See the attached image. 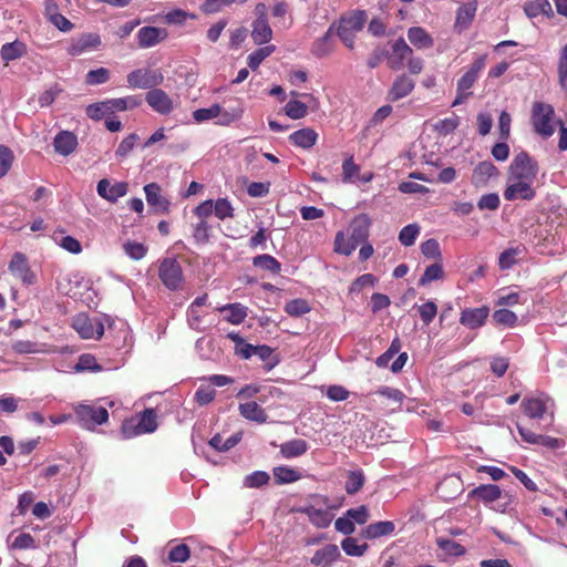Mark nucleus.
<instances>
[{
  "instance_id": "nucleus-1",
  "label": "nucleus",
  "mask_w": 567,
  "mask_h": 567,
  "mask_svg": "<svg viewBox=\"0 0 567 567\" xmlns=\"http://www.w3.org/2000/svg\"><path fill=\"white\" fill-rule=\"evenodd\" d=\"M529 121L534 132L545 140L550 138L558 126L555 107L544 102L532 104Z\"/></svg>"
},
{
  "instance_id": "nucleus-2",
  "label": "nucleus",
  "mask_w": 567,
  "mask_h": 567,
  "mask_svg": "<svg viewBox=\"0 0 567 567\" xmlns=\"http://www.w3.org/2000/svg\"><path fill=\"white\" fill-rule=\"evenodd\" d=\"M157 426L154 410L145 409L143 412L123 422L122 434L125 439L135 437L145 433H152Z\"/></svg>"
},
{
  "instance_id": "nucleus-3",
  "label": "nucleus",
  "mask_w": 567,
  "mask_h": 567,
  "mask_svg": "<svg viewBox=\"0 0 567 567\" xmlns=\"http://www.w3.org/2000/svg\"><path fill=\"white\" fill-rule=\"evenodd\" d=\"M537 173V162L527 152L522 151L508 166L507 181L534 182Z\"/></svg>"
},
{
  "instance_id": "nucleus-4",
  "label": "nucleus",
  "mask_w": 567,
  "mask_h": 567,
  "mask_svg": "<svg viewBox=\"0 0 567 567\" xmlns=\"http://www.w3.org/2000/svg\"><path fill=\"white\" fill-rule=\"evenodd\" d=\"M486 65V54L476 58L473 63L467 68L464 75L457 81V95L452 105L456 106L465 102L472 95L473 84L477 81L480 72L484 70Z\"/></svg>"
},
{
  "instance_id": "nucleus-5",
  "label": "nucleus",
  "mask_w": 567,
  "mask_h": 567,
  "mask_svg": "<svg viewBox=\"0 0 567 567\" xmlns=\"http://www.w3.org/2000/svg\"><path fill=\"white\" fill-rule=\"evenodd\" d=\"M74 414L81 427L87 431H94L95 427L105 424L110 414L104 406L93 404H80L74 406Z\"/></svg>"
},
{
  "instance_id": "nucleus-6",
  "label": "nucleus",
  "mask_w": 567,
  "mask_h": 567,
  "mask_svg": "<svg viewBox=\"0 0 567 567\" xmlns=\"http://www.w3.org/2000/svg\"><path fill=\"white\" fill-rule=\"evenodd\" d=\"M158 277L163 286L172 291L183 288L184 277L181 264L172 257L162 259L158 267Z\"/></svg>"
},
{
  "instance_id": "nucleus-7",
  "label": "nucleus",
  "mask_w": 567,
  "mask_h": 567,
  "mask_svg": "<svg viewBox=\"0 0 567 567\" xmlns=\"http://www.w3.org/2000/svg\"><path fill=\"white\" fill-rule=\"evenodd\" d=\"M72 327L83 339L101 340L104 334L102 320L90 318L84 313H80L73 318Z\"/></svg>"
},
{
  "instance_id": "nucleus-8",
  "label": "nucleus",
  "mask_w": 567,
  "mask_h": 567,
  "mask_svg": "<svg viewBox=\"0 0 567 567\" xmlns=\"http://www.w3.org/2000/svg\"><path fill=\"white\" fill-rule=\"evenodd\" d=\"M9 271L11 276L23 282L25 286H31L37 282V275L32 271L30 264L23 252L17 251L12 255Z\"/></svg>"
},
{
  "instance_id": "nucleus-9",
  "label": "nucleus",
  "mask_w": 567,
  "mask_h": 567,
  "mask_svg": "<svg viewBox=\"0 0 567 567\" xmlns=\"http://www.w3.org/2000/svg\"><path fill=\"white\" fill-rule=\"evenodd\" d=\"M161 82V74L146 69L131 71L130 74L126 75V83H128V86L132 89H153L159 85Z\"/></svg>"
},
{
  "instance_id": "nucleus-10",
  "label": "nucleus",
  "mask_w": 567,
  "mask_h": 567,
  "mask_svg": "<svg viewBox=\"0 0 567 567\" xmlns=\"http://www.w3.org/2000/svg\"><path fill=\"white\" fill-rule=\"evenodd\" d=\"M102 44L101 35L97 33H83L82 35L70 41L66 49L70 55H81L91 50L100 48Z\"/></svg>"
},
{
  "instance_id": "nucleus-11",
  "label": "nucleus",
  "mask_w": 567,
  "mask_h": 567,
  "mask_svg": "<svg viewBox=\"0 0 567 567\" xmlns=\"http://www.w3.org/2000/svg\"><path fill=\"white\" fill-rule=\"evenodd\" d=\"M516 429H518L522 440L527 444L540 445L548 450H558L563 446V441L555 436L536 434L520 424H516Z\"/></svg>"
},
{
  "instance_id": "nucleus-12",
  "label": "nucleus",
  "mask_w": 567,
  "mask_h": 567,
  "mask_svg": "<svg viewBox=\"0 0 567 567\" xmlns=\"http://www.w3.org/2000/svg\"><path fill=\"white\" fill-rule=\"evenodd\" d=\"M549 398L545 394L536 398L527 396L522 401L523 413L529 420H542L548 411Z\"/></svg>"
},
{
  "instance_id": "nucleus-13",
  "label": "nucleus",
  "mask_w": 567,
  "mask_h": 567,
  "mask_svg": "<svg viewBox=\"0 0 567 567\" xmlns=\"http://www.w3.org/2000/svg\"><path fill=\"white\" fill-rule=\"evenodd\" d=\"M508 185L503 192V196L508 202L516 199L532 200L536 196V190L532 188L533 182L507 181Z\"/></svg>"
},
{
  "instance_id": "nucleus-14",
  "label": "nucleus",
  "mask_w": 567,
  "mask_h": 567,
  "mask_svg": "<svg viewBox=\"0 0 567 567\" xmlns=\"http://www.w3.org/2000/svg\"><path fill=\"white\" fill-rule=\"evenodd\" d=\"M392 52V56L388 59V65L393 71H401L404 61L414 55L413 49L402 38L393 42Z\"/></svg>"
},
{
  "instance_id": "nucleus-15",
  "label": "nucleus",
  "mask_w": 567,
  "mask_h": 567,
  "mask_svg": "<svg viewBox=\"0 0 567 567\" xmlns=\"http://www.w3.org/2000/svg\"><path fill=\"white\" fill-rule=\"evenodd\" d=\"M147 105L152 106L154 112L167 115L173 112V101L162 89H153L145 95Z\"/></svg>"
},
{
  "instance_id": "nucleus-16",
  "label": "nucleus",
  "mask_w": 567,
  "mask_h": 567,
  "mask_svg": "<svg viewBox=\"0 0 567 567\" xmlns=\"http://www.w3.org/2000/svg\"><path fill=\"white\" fill-rule=\"evenodd\" d=\"M415 87L414 80L402 73L394 79L392 87L389 89L386 99L390 103L402 100L410 95Z\"/></svg>"
},
{
  "instance_id": "nucleus-17",
  "label": "nucleus",
  "mask_w": 567,
  "mask_h": 567,
  "mask_svg": "<svg viewBox=\"0 0 567 567\" xmlns=\"http://www.w3.org/2000/svg\"><path fill=\"white\" fill-rule=\"evenodd\" d=\"M96 193L100 197L114 204L118 198H122L127 193V184L125 182H116L111 185L109 179H102L97 182Z\"/></svg>"
},
{
  "instance_id": "nucleus-18",
  "label": "nucleus",
  "mask_w": 567,
  "mask_h": 567,
  "mask_svg": "<svg viewBox=\"0 0 567 567\" xmlns=\"http://www.w3.org/2000/svg\"><path fill=\"white\" fill-rule=\"evenodd\" d=\"M146 203L155 212L166 214L168 213L169 202L162 196V188L156 183H151L144 186Z\"/></svg>"
},
{
  "instance_id": "nucleus-19",
  "label": "nucleus",
  "mask_w": 567,
  "mask_h": 567,
  "mask_svg": "<svg viewBox=\"0 0 567 567\" xmlns=\"http://www.w3.org/2000/svg\"><path fill=\"white\" fill-rule=\"evenodd\" d=\"M168 37L166 29L144 27L137 31L138 48H153Z\"/></svg>"
},
{
  "instance_id": "nucleus-20",
  "label": "nucleus",
  "mask_w": 567,
  "mask_h": 567,
  "mask_svg": "<svg viewBox=\"0 0 567 567\" xmlns=\"http://www.w3.org/2000/svg\"><path fill=\"white\" fill-rule=\"evenodd\" d=\"M488 316V307L465 309L461 311L460 323L470 329H478L484 326Z\"/></svg>"
},
{
  "instance_id": "nucleus-21",
  "label": "nucleus",
  "mask_w": 567,
  "mask_h": 567,
  "mask_svg": "<svg viewBox=\"0 0 567 567\" xmlns=\"http://www.w3.org/2000/svg\"><path fill=\"white\" fill-rule=\"evenodd\" d=\"M470 497H477L485 504H492L502 497H506L507 503L511 502L507 493L503 494L499 486L492 484L478 485L477 487L473 488L472 492H470Z\"/></svg>"
},
{
  "instance_id": "nucleus-22",
  "label": "nucleus",
  "mask_w": 567,
  "mask_h": 567,
  "mask_svg": "<svg viewBox=\"0 0 567 567\" xmlns=\"http://www.w3.org/2000/svg\"><path fill=\"white\" fill-rule=\"evenodd\" d=\"M76 145V136L71 131H60L53 138L54 151L61 156H69L72 154L75 151Z\"/></svg>"
},
{
  "instance_id": "nucleus-23",
  "label": "nucleus",
  "mask_w": 567,
  "mask_h": 567,
  "mask_svg": "<svg viewBox=\"0 0 567 567\" xmlns=\"http://www.w3.org/2000/svg\"><path fill=\"white\" fill-rule=\"evenodd\" d=\"M371 218L367 214H360L353 217L350 225V237L353 240L365 243L371 227Z\"/></svg>"
},
{
  "instance_id": "nucleus-24",
  "label": "nucleus",
  "mask_w": 567,
  "mask_h": 567,
  "mask_svg": "<svg viewBox=\"0 0 567 567\" xmlns=\"http://www.w3.org/2000/svg\"><path fill=\"white\" fill-rule=\"evenodd\" d=\"M333 24H331L326 31L324 35L313 41L310 52L317 58L322 59L332 53L336 49V44L332 41Z\"/></svg>"
},
{
  "instance_id": "nucleus-25",
  "label": "nucleus",
  "mask_w": 567,
  "mask_h": 567,
  "mask_svg": "<svg viewBox=\"0 0 567 567\" xmlns=\"http://www.w3.org/2000/svg\"><path fill=\"white\" fill-rule=\"evenodd\" d=\"M239 415L246 420L252 421L258 424H265L267 421V413L255 401L245 402L238 405Z\"/></svg>"
},
{
  "instance_id": "nucleus-26",
  "label": "nucleus",
  "mask_w": 567,
  "mask_h": 567,
  "mask_svg": "<svg viewBox=\"0 0 567 567\" xmlns=\"http://www.w3.org/2000/svg\"><path fill=\"white\" fill-rule=\"evenodd\" d=\"M301 514L308 516L309 522L318 528H327L330 526L332 515L326 508H315L308 506L299 509Z\"/></svg>"
},
{
  "instance_id": "nucleus-27",
  "label": "nucleus",
  "mask_w": 567,
  "mask_h": 567,
  "mask_svg": "<svg viewBox=\"0 0 567 567\" xmlns=\"http://www.w3.org/2000/svg\"><path fill=\"white\" fill-rule=\"evenodd\" d=\"M394 523L391 520H379L367 526L361 536L365 539H378L394 533Z\"/></svg>"
},
{
  "instance_id": "nucleus-28",
  "label": "nucleus",
  "mask_w": 567,
  "mask_h": 567,
  "mask_svg": "<svg viewBox=\"0 0 567 567\" xmlns=\"http://www.w3.org/2000/svg\"><path fill=\"white\" fill-rule=\"evenodd\" d=\"M408 40L414 48L420 50L433 47V38L427 30L421 27H412L408 29Z\"/></svg>"
},
{
  "instance_id": "nucleus-29",
  "label": "nucleus",
  "mask_w": 567,
  "mask_h": 567,
  "mask_svg": "<svg viewBox=\"0 0 567 567\" xmlns=\"http://www.w3.org/2000/svg\"><path fill=\"white\" fill-rule=\"evenodd\" d=\"M317 132L310 127H303L289 135V142L295 146L309 150L317 142Z\"/></svg>"
},
{
  "instance_id": "nucleus-30",
  "label": "nucleus",
  "mask_w": 567,
  "mask_h": 567,
  "mask_svg": "<svg viewBox=\"0 0 567 567\" xmlns=\"http://www.w3.org/2000/svg\"><path fill=\"white\" fill-rule=\"evenodd\" d=\"M251 39L255 44L261 45L272 40V29L267 19H255L252 22Z\"/></svg>"
},
{
  "instance_id": "nucleus-31",
  "label": "nucleus",
  "mask_w": 567,
  "mask_h": 567,
  "mask_svg": "<svg viewBox=\"0 0 567 567\" xmlns=\"http://www.w3.org/2000/svg\"><path fill=\"white\" fill-rule=\"evenodd\" d=\"M309 446L306 440L293 439L280 444V455L285 458L299 457L307 453Z\"/></svg>"
},
{
  "instance_id": "nucleus-32",
  "label": "nucleus",
  "mask_w": 567,
  "mask_h": 567,
  "mask_svg": "<svg viewBox=\"0 0 567 567\" xmlns=\"http://www.w3.org/2000/svg\"><path fill=\"white\" fill-rule=\"evenodd\" d=\"M339 556L340 553L337 545H324L321 549L316 550L310 563L316 566L326 567L330 566Z\"/></svg>"
},
{
  "instance_id": "nucleus-33",
  "label": "nucleus",
  "mask_w": 567,
  "mask_h": 567,
  "mask_svg": "<svg viewBox=\"0 0 567 567\" xmlns=\"http://www.w3.org/2000/svg\"><path fill=\"white\" fill-rule=\"evenodd\" d=\"M524 251V247L518 245L516 247H509L501 252L498 257L499 269L506 270L514 267L519 262V257Z\"/></svg>"
},
{
  "instance_id": "nucleus-34",
  "label": "nucleus",
  "mask_w": 567,
  "mask_h": 567,
  "mask_svg": "<svg viewBox=\"0 0 567 567\" xmlns=\"http://www.w3.org/2000/svg\"><path fill=\"white\" fill-rule=\"evenodd\" d=\"M272 473L275 483L278 485L292 484L301 480L300 472L289 466L274 467Z\"/></svg>"
},
{
  "instance_id": "nucleus-35",
  "label": "nucleus",
  "mask_w": 567,
  "mask_h": 567,
  "mask_svg": "<svg viewBox=\"0 0 567 567\" xmlns=\"http://www.w3.org/2000/svg\"><path fill=\"white\" fill-rule=\"evenodd\" d=\"M104 102L107 103L112 113L115 111L124 112L126 110H132L141 105V99L137 95L111 99Z\"/></svg>"
},
{
  "instance_id": "nucleus-36",
  "label": "nucleus",
  "mask_w": 567,
  "mask_h": 567,
  "mask_svg": "<svg viewBox=\"0 0 567 567\" xmlns=\"http://www.w3.org/2000/svg\"><path fill=\"white\" fill-rule=\"evenodd\" d=\"M25 54V44L21 41L4 43L1 48L2 61H16Z\"/></svg>"
},
{
  "instance_id": "nucleus-37",
  "label": "nucleus",
  "mask_w": 567,
  "mask_h": 567,
  "mask_svg": "<svg viewBox=\"0 0 567 567\" xmlns=\"http://www.w3.org/2000/svg\"><path fill=\"white\" fill-rule=\"evenodd\" d=\"M218 311L226 312V321L230 324H239L245 321L247 316L246 308L239 303L225 305L218 308Z\"/></svg>"
},
{
  "instance_id": "nucleus-38",
  "label": "nucleus",
  "mask_w": 567,
  "mask_h": 567,
  "mask_svg": "<svg viewBox=\"0 0 567 567\" xmlns=\"http://www.w3.org/2000/svg\"><path fill=\"white\" fill-rule=\"evenodd\" d=\"M365 24V12L355 11L353 14L347 18H341L338 23V28H344L355 32L361 31Z\"/></svg>"
},
{
  "instance_id": "nucleus-39",
  "label": "nucleus",
  "mask_w": 567,
  "mask_h": 567,
  "mask_svg": "<svg viewBox=\"0 0 567 567\" xmlns=\"http://www.w3.org/2000/svg\"><path fill=\"white\" fill-rule=\"evenodd\" d=\"M254 267L265 269L274 275H279L281 265L277 258L271 255H259L252 258Z\"/></svg>"
},
{
  "instance_id": "nucleus-40",
  "label": "nucleus",
  "mask_w": 567,
  "mask_h": 567,
  "mask_svg": "<svg viewBox=\"0 0 567 567\" xmlns=\"http://www.w3.org/2000/svg\"><path fill=\"white\" fill-rule=\"evenodd\" d=\"M443 277L444 270L442 264L434 262L424 269V272L421 276L420 281H417V285L424 287L431 282L442 279Z\"/></svg>"
},
{
  "instance_id": "nucleus-41",
  "label": "nucleus",
  "mask_w": 567,
  "mask_h": 567,
  "mask_svg": "<svg viewBox=\"0 0 567 567\" xmlns=\"http://www.w3.org/2000/svg\"><path fill=\"white\" fill-rule=\"evenodd\" d=\"M436 546L450 557H460L465 554V547L451 538H436Z\"/></svg>"
},
{
  "instance_id": "nucleus-42",
  "label": "nucleus",
  "mask_w": 567,
  "mask_h": 567,
  "mask_svg": "<svg viewBox=\"0 0 567 567\" xmlns=\"http://www.w3.org/2000/svg\"><path fill=\"white\" fill-rule=\"evenodd\" d=\"M360 244V241L353 240L351 237L346 239L343 233H337L334 240V251L348 257L354 250H357V247Z\"/></svg>"
},
{
  "instance_id": "nucleus-43",
  "label": "nucleus",
  "mask_w": 567,
  "mask_h": 567,
  "mask_svg": "<svg viewBox=\"0 0 567 567\" xmlns=\"http://www.w3.org/2000/svg\"><path fill=\"white\" fill-rule=\"evenodd\" d=\"M497 174H499V172L493 162H480L473 171L474 178L481 183H485L487 179L495 177Z\"/></svg>"
},
{
  "instance_id": "nucleus-44",
  "label": "nucleus",
  "mask_w": 567,
  "mask_h": 567,
  "mask_svg": "<svg viewBox=\"0 0 567 567\" xmlns=\"http://www.w3.org/2000/svg\"><path fill=\"white\" fill-rule=\"evenodd\" d=\"M274 45L260 47L259 49L250 53L249 56H247V65H249V68L252 71H256V69H258L259 65L261 64L262 60L270 56L274 53Z\"/></svg>"
},
{
  "instance_id": "nucleus-45",
  "label": "nucleus",
  "mask_w": 567,
  "mask_h": 567,
  "mask_svg": "<svg viewBox=\"0 0 567 567\" xmlns=\"http://www.w3.org/2000/svg\"><path fill=\"white\" fill-rule=\"evenodd\" d=\"M421 234V226L417 224H409L408 226L402 227L399 233V240L403 246H414L415 240Z\"/></svg>"
},
{
  "instance_id": "nucleus-46",
  "label": "nucleus",
  "mask_w": 567,
  "mask_h": 567,
  "mask_svg": "<svg viewBox=\"0 0 567 567\" xmlns=\"http://www.w3.org/2000/svg\"><path fill=\"white\" fill-rule=\"evenodd\" d=\"M254 355L265 362L267 371L272 370L279 363V359L274 355V349L267 346H257L254 351Z\"/></svg>"
},
{
  "instance_id": "nucleus-47",
  "label": "nucleus",
  "mask_w": 567,
  "mask_h": 567,
  "mask_svg": "<svg viewBox=\"0 0 567 567\" xmlns=\"http://www.w3.org/2000/svg\"><path fill=\"white\" fill-rule=\"evenodd\" d=\"M285 113L290 120H301L308 114V106L306 103L297 100L287 102Z\"/></svg>"
},
{
  "instance_id": "nucleus-48",
  "label": "nucleus",
  "mask_w": 567,
  "mask_h": 567,
  "mask_svg": "<svg viewBox=\"0 0 567 567\" xmlns=\"http://www.w3.org/2000/svg\"><path fill=\"white\" fill-rule=\"evenodd\" d=\"M285 311L290 317L300 318L310 311V306L305 299H292L286 303Z\"/></svg>"
},
{
  "instance_id": "nucleus-49",
  "label": "nucleus",
  "mask_w": 567,
  "mask_h": 567,
  "mask_svg": "<svg viewBox=\"0 0 567 567\" xmlns=\"http://www.w3.org/2000/svg\"><path fill=\"white\" fill-rule=\"evenodd\" d=\"M364 474L361 471L349 472V476H347V482L344 485L347 494H357L361 487L364 486Z\"/></svg>"
},
{
  "instance_id": "nucleus-50",
  "label": "nucleus",
  "mask_w": 567,
  "mask_h": 567,
  "mask_svg": "<svg viewBox=\"0 0 567 567\" xmlns=\"http://www.w3.org/2000/svg\"><path fill=\"white\" fill-rule=\"evenodd\" d=\"M341 546L346 555L351 557H361L368 550L367 544L360 545L358 539L351 537L343 539Z\"/></svg>"
},
{
  "instance_id": "nucleus-51",
  "label": "nucleus",
  "mask_w": 567,
  "mask_h": 567,
  "mask_svg": "<svg viewBox=\"0 0 567 567\" xmlns=\"http://www.w3.org/2000/svg\"><path fill=\"white\" fill-rule=\"evenodd\" d=\"M416 310L424 326H430L437 315V306L432 300L425 301L423 305H417Z\"/></svg>"
},
{
  "instance_id": "nucleus-52",
  "label": "nucleus",
  "mask_w": 567,
  "mask_h": 567,
  "mask_svg": "<svg viewBox=\"0 0 567 567\" xmlns=\"http://www.w3.org/2000/svg\"><path fill=\"white\" fill-rule=\"evenodd\" d=\"M557 75L559 86L567 92V43L563 47L561 52H559Z\"/></svg>"
},
{
  "instance_id": "nucleus-53",
  "label": "nucleus",
  "mask_w": 567,
  "mask_h": 567,
  "mask_svg": "<svg viewBox=\"0 0 567 567\" xmlns=\"http://www.w3.org/2000/svg\"><path fill=\"white\" fill-rule=\"evenodd\" d=\"M401 341L399 338H395L388 350L381 353V355L377 359V365L380 368H386L389 362L393 360L394 355L400 353Z\"/></svg>"
},
{
  "instance_id": "nucleus-54",
  "label": "nucleus",
  "mask_w": 567,
  "mask_h": 567,
  "mask_svg": "<svg viewBox=\"0 0 567 567\" xmlns=\"http://www.w3.org/2000/svg\"><path fill=\"white\" fill-rule=\"evenodd\" d=\"M269 481L267 472L257 471L247 475L244 480V486L247 488H259L266 486Z\"/></svg>"
},
{
  "instance_id": "nucleus-55",
  "label": "nucleus",
  "mask_w": 567,
  "mask_h": 567,
  "mask_svg": "<svg viewBox=\"0 0 567 567\" xmlns=\"http://www.w3.org/2000/svg\"><path fill=\"white\" fill-rule=\"evenodd\" d=\"M493 319L495 323L513 328L516 324L517 317L513 310L499 309L494 311Z\"/></svg>"
},
{
  "instance_id": "nucleus-56",
  "label": "nucleus",
  "mask_w": 567,
  "mask_h": 567,
  "mask_svg": "<svg viewBox=\"0 0 567 567\" xmlns=\"http://www.w3.org/2000/svg\"><path fill=\"white\" fill-rule=\"evenodd\" d=\"M13 353L27 354V353H44L45 350L40 348L38 342L33 341H17L11 344Z\"/></svg>"
},
{
  "instance_id": "nucleus-57",
  "label": "nucleus",
  "mask_w": 567,
  "mask_h": 567,
  "mask_svg": "<svg viewBox=\"0 0 567 567\" xmlns=\"http://www.w3.org/2000/svg\"><path fill=\"white\" fill-rule=\"evenodd\" d=\"M214 210L215 216L219 220L231 218L234 216V208L230 202L224 197L217 198L216 203H214Z\"/></svg>"
},
{
  "instance_id": "nucleus-58",
  "label": "nucleus",
  "mask_w": 567,
  "mask_h": 567,
  "mask_svg": "<svg viewBox=\"0 0 567 567\" xmlns=\"http://www.w3.org/2000/svg\"><path fill=\"white\" fill-rule=\"evenodd\" d=\"M210 226L206 220H200L194 225L193 237L196 244L206 245L210 238Z\"/></svg>"
},
{
  "instance_id": "nucleus-59",
  "label": "nucleus",
  "mask_w": 567,
  "mask_h": 567,
  "mask_svg": "<svg viewBox=\"0 0 567 567\" xmlns=\"http://www.w3.org/2000/svg\"><path fill=\"white\" fill-rule=\"evenodd\" d=\"M189 558V547L188 545H175L171 550H168L167 559L174 564H184Z\"/></svg>"
},
{
  "instance_id": "nucleus-60",
  "label": "nucleus",
  "mask_w": 567,
  "mask_h": 567,
  "mask_svg": "<svg viewBox=\"0 0 567 567\" xmlns=\"http://www.w3.org/2000/svg\"><path fill=\"white\" fill-rule=\"evenodd\" d=\"M220 114V106L218 104H212L210 106L208 107H202V109H197L193 116H194V120L197 122V123H202L204 121H210V120H214L216 118L218 115Z\"/></svg>"
},
{
  "instance_id": "nucleus-61",
  "label": "nucleus",
  "mask_w": 567,
  "mask_h": 567,
  "mask_svg": "<svg viewBox=\"0 0 567 567\" xmlns=\"http://www.w3.org/2000/svg\"><path fill=\"white\" fill-rule=\"evenodd\" d=\"M107 114H112V112L105 102H96L86 107V115L93 121H99Z\"/></svg>"
},
{
  "instance_id": "nucleus-62",
  "label": "nucleus",
  "mask_w": 567,
  "mask_h": 567,
  "mask_svg": "<svg viewBox=\"0 0 567 567\" xmlns=\"http://www.w3.org/2000/svg\"><path fill=\"white\" fill-rule=\"evenodd\" d=\"M110 80V71L103 66L91 70L86 74V84L97 85L107 83Z\"/></svg>"
},
{
  "instance_id": "nucleus-63",
  "label": "nucleus",
  "mask_w": 567,
  "mask_h": 567,
  "mask_svg": "<svg viewBox=\"0 0 567 567\" xmlns=\"http://www.w3.org/2000/svg\"><path fill=\"white\" fill-rule=\"evenodd\" d=\"M123 248L125 254L133 260L143 259L147 252L146 246L137 241H126Z\"/></svg>"
},
{
  "instance_id": "nucleus-64",
  "label": "nucleus",
  "mask_w": 567,
  "mask_h": 567,
  "mask_svg": "<svg viewBox=\"0 0 567 567\" xmlns=\"http://www.w3.org/2000/svg\"><path fill=\"white\" fill-rule=\"evenodd\" d=\"M422 255L435 260L442 259V251L440 250L436 239L424 240L421 245Z\"/></svg>"
}]
</instances>
